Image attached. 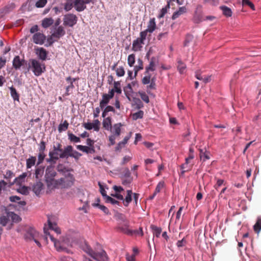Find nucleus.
<instances>
[{
    "mask_svg": "<svg viewBox=\"0 0 261 261\" xmlns=\"http://www.w3.org/2000/svg\"><path fill=\"white\" fill-rule=\"evenodd\" d=\"M44 233L47 239L48 236L51 241L54 243V246L58 252H65L70 254L72 252L67 248V246L72 247L78 242L79 234L77 232L69 230L61 240H57L51 236L47 230L44 229Z\"/></svg>",
    "mask_w": 261,
    "mask_h": 261,
    "instance_id": "1",
    "label": "nucleus"
},
{
    "mask_svg": "<svg viewBox=\"0 0 261 261\" xmlns=\"http://www.w3.org/2000/svg\"><path fill=\"white\" fill-rule=\"evenodd\" d=\"M75 179L73 175L68 173L64 177L57 179L53 189H68L71 187L74 182Z\"/></svg>",
    "mask_w": 261,
    "mask_h": 261,
    "instance_id": "2",
    "label": "nucleus"
},
{
    "mask_svg": "<svg viewBox=\"0 0 261 261\" xmlns=\"http://www.w3.org/2000/svg\"><path fill=\"white\" fill-rule=\"evenodd\" d=\"M29 68L31 69L35 76H39L45 71V66L37 59H30Z\"/></svg>",
    "mask_w": 261,
    "mask_h": 261,
    "instance_id": "3",
    "label": "nucleus"
},
{
    "mask_svg": "<svg viewBox=\"0 0 261 261\" xmlns=\"http://www.w3.org/2000/svg\"><path fill=\"white\" fill-rule=\"evenodd\" d=\"M57 175V172L55 170L54 167L49 165L47 166L45 169L44 175L45 181L48 188L53 189L55 181L57 179H55V177Z\"/></svg>",
    "mask_w": 261,
    "mask_h": 261,
    "instance_id": "4",
    "label": "nucleus"
},
{
    "mask_svg": "<svg viewBox=\"0 0 261 261\" xmlns=\"http://www.w3.org/2000/svg\"><path fill=\"white\" fill-rule=\"evenodd\" d=\"M84 250L92 258L97 261H107L108 260L106 252L103 250L100 252H95L89 246L86 244Z\"/></svg>",
    "mask_w": 261,
    "mask_h": 261,
    "instance_id": "5",
    "label": "nucleus"
},
{
    "mask_svg": "<svg viewBox=\"0 0 261 261\" xmlns=\"http://www.w3.org/2000/svg\"><path fill=\"white\" fill-rule=\"evenodd\" d=\"M62 145L61 144L57 143L54 144L53 147V150L49 152V158L46 159V161L47 163H54L60 158V154L58 153V151L62 152Z\"/></svg>",
    "mask_w": 261,
    "mask_h": 261,
    "instance_id": "6",
    "label": "nucleus"
},
{
    "mask_svg": "<svg viewBox=\"0 0 261 261\" xmlns=\"http://www.w3.org/2000/svg\"><path fill=\"white\" fill-rule=\"evenodd\" d=\"M62 152L60 153L61 159H68L69 157H72L75 159H78L82 155L81 153L77 151L73 150V147L71 145H68L62 148Z\"/></svg>",
    "mask_w": 261,
    "mask_h": 261,
    "instance_id": "7",
    "label": "nucleus"
},
{
    "mask_svg": "<svg viewBox=\"0 0 261 261\" xmlns=\"http://www.w3.org/2000/svg\"><path fill=\"white\" fill-rule=\"evenodd\" d=\"M77 17L72 13L65 14L63 17V24L65 26L73 27L77 21Z\"/></svg>",
    "mask_w": 261,
    "mask_h": 261,
    "instance_id": "8",
    "label": "nucleus"
},
{
    "mask_svg": "<svg viewBox=\"0 0 261 261\" xmlns=\"http://www.w3.org/2000/svg\"><path fill=\"white\" fill-rule=\"evenodd\" d=\"M24 237L27 241H31L36 238H39L40 234L33 227H30L26 229Z\"/></svg>",
    "mask_w": 261,
    "mask_h": 261,
    "instance_id": "9",
    "label": "nucleus"
},
{
    "mask_svg": "<svg viewBox=\"0 0 261 261\" xmlns=\"http://www.w3.org/2000/svg\"><path fill=\"white\" fill-rule=\"evenodd\" d=\"M129 222L128 221L122 223H119L117 227L118 230L128 236H132V230L129 228Z\"/></svg>",
    "mask_w": 261,
    "mask_h": 261,
    "instance_id": "10",
    "label": "nucleus"
},
{
    "mask_svg": "<svg viewBox=\"0 0 261 261\" xmlns=\"http://www.w3.org/2000/svg\"><path fill=\"white\" fill-rule=\"evenodd\" d=\"M46 40V36L43 33H36L33 34L32 41L36 44L42 45Z\"/></svg>",
    "mask_w": 261,
    "mask_h": 261,
    "instance_id": "11",
    "label": "nucleus"
},
{
    "mask_svg": "<svg viewBox=\"0 0 261 261\" xmlns=\"http://www.w3.org/2000/svg\"><path fill=\"white\" fill-rule=\"evenodd\" d=\"M76 80V78H72L71 76H68L66 78V81L69 85L66 87V91L64 94V96H68L71 94L72 90L74 88L73 83Z\"/></svg>",
    "mask_w": 261,
    "mask_h": 261,
    "instance_id": "12",
    "label": "nucleus"
},
{
    "mask_svg": "<svg viewBox=\"0 0 261 261\" xmlns=\"http://www.w3.org/2000/svg\"><path fill=\"white\" fill-rule=\"evenodd\" d=\"M86 3L85 0H74V6L75 10L78 12H82L86 8Z\"/></svg>",
    "mask_w": 261,
    "mask_h": 261,
    "instance_id": "13",
    "label": "nucleus"
},
{
    "mask_svg": "<svg viewBox=\"0 0 261 261\" xmlns=\"http://www.w3.org/2000/svg\"><path fill=\"white\" fill-rule=\"evenodd\" d=\"M44 188L43 184L40 181H36L32 187V191L37 195H39Z\"/></svg>",
    "mask_w": 261,
    "mask_h": 261,
    "instance_id": "14",
    "label": "nucleus"
},
{
    "mask_svg": "<svg viewBox=\"0 0 261 261\" xmlns=\"http://www.w3.org/2000/svg\"><path fill=\"white\" fill-rule=\"evenodd\" d=\"M65 34V31L62 26H59L54 28L51 36L58 39L63 37Z\"/></svg>",
    "mask_w": 261,
    "mask_h": 261,
    "instance_id": "15",
    "label": "nucleus"
},
{
    "mask_svg": "<svg viewBox=\"0 0 261 261\" xmlns=\"http://www.w3.org/2000/svg\"><path fill=\"white\" fill-rule=\"evenodd\" d=\"M25 63L26 61L23 59L21 60L18 56L15 57L13 60V66L16 70H19Z\"/></svg>",
    "mask_w": 261,
    "mask_h": 261,
    "instance_id": "16",
    "label": "nucleus"
},
{
    "mask_svg": "<svg viewBox=\"0 0 261 261\" xmlns=\"http://www.w3.org/2000/svg\"><path fill=\"white\" fill-rule=\"evenodd\" d=\"M45 167L43 166H37L35 170V177L37 179L40 180L44 173Z\"/></svg>",
    "mask_w": 261,
    "mask_h": 261,
    "instance_id": "17",
    "label": "nucleus"
},
{
    "mask_svg": "<svg viewBox=\"0 0 261 261\" xmlns=\"http://www.w3.org/2000/svg\"><path fill=\"white\" fill-rule=\"evenodd\" d=\"M36 54L40 60L45 61L46 59L47 53L44 48L37 47L36 49Z\"/></svg>",
    "mask_w": 261,
    "mask_h": 261,
    "instance_id": "18",
    "label": "nucleus"
},
{
    "mask_svg": "<svg viewBox=\"0 0 261 261\" xmlns=\"http://www.w3.org/2000/svg\"><path fill=\"white\" fill-rule=\"evenodd\" d=\"M122 126V124L121 123L114 124L110 131L112 133V135L118 137L121 134V127Z\"/></svg>",
    "mask_w": 261,
    "mask_h": 261,
    "instance_id": "19",
    "label": "nucleus"
},
{
    "mask_svg": "<svg viewBox=\"0 0 261 261\" xmlns=\"http://www.w3.org/2000/svg\"><path fill=\"white\" fill-rule=\"evenodd\" d=\"M144 44V42L143 41L137 38L133 42L132 49L135 51L140 50L142 48V44Z\"/></svg>",
    "mask_w": 261,
    "mask_h": 261,
    "instance_id": "20",
    "label": "nucleus"
},
{
    "mask_svg": "<svg viewBox=\"0 0 261 261\" xmlns=\"http://www.w3.org/2000/svg\"><path fill=\"white\" fill-rule=\"evenodd\" d=\"M156 61L155 57H153L151 58L149 62V64L148 66L145 68V73L148 74L149 72L153 71L155 70V63Z\"/></svg>",
    "mask_w": 261,
    "mask_h": 261,
    "instance_id": "21",
    "label": "nucleus"
},
{
    "mask_svg": "<svg viewBox=\"0 0 261 261\" xmlns=\"http://www.w3.org/2000/svg\"><path fill=\"white\" fill-rule=\"evenodd\" d=\"M102 125L103 128L107 130H111L112 126V118L110 117L104 118L102 121Z\"/></svg>",
    "mask_w": 261,
    "mask_h": 261,
    "instance_id": "22",
    "label": "nucleus"
},
{
    "mask_svg": "<svg viewBox=\"0 0 261 261\" xmlns=\"http://www.w3.org/2000/svg\"><path fill=\"white\" fill-rule=\"evenodd\" d=\"M111 98L109 97L106 94H103L102 95V99L100 100L99 102V107L101 110L109 103Z\"/></svg>",
    "mask_w": 261,
    "mask_h": 261,
    "instance_id": "23",
    "label": "nucleus"
},
{
    "mask_svg": "<svg viewBox=\"0 0 261 261\" xmlns=\"http://www.w3.org/2000/svg\"><path fill=\"white\" fill-rule=\"evenodd\" d=\"M6 214L7 216L11 219L13 222H19L21 220V218L14 212L6 211Z\"/></svg>",
    "mask_w": 261,
    "mask_h": 261,
    "instance_id": "24",
    "label": "nucleus"
},
{
    "mask_svg": "<svg viewBox=\"0 0 261 261\" xmlns=\"http://www.w3.org/2000/svg\"><path fill=\"white\" fill-rule=\"evenodd\" d=\"M127 195L125 198V199L123 198V203L125 206H127L129 203L132 200V195L133 192L132 190H128L126 191Z\"/></svg>",
    "mask_w": 261,
    "mask_h": 261,
    "instance_id": "25",
    "label": "nucleus"
},
{
    "mask_svg": "<svg viewBox=\"0 0 261 261\" xmlns=\"http://www.w3.org/2000/svg\"><path fill=\"white\" fill-rule=\"evenodd\" d=\"M156 28V23L154 18H151L149 20L147 28L145 30L150 33H153Z\"/></svg>",
    "mask_w": 261,
    "mask_h": 261,
    "instance_id": "26",
    "label": "nucleus"
},
{
    "mask_svg": "<svg viewBox=\"0 0 261 261\" xmlns=\"http://www.w3.org/2000/svg\"><path fill=\"white\" fill-rule=\"evenodd\" d=\"M10 95L14 101H19V94L17 93L16 89L13 87L11 86L9 88Z\"/></svg>",
    "mask_w": 261,
    "mask_h": 261,
    "instance_id": "27",
    "label": "nucleus"
},
{
    "mask_svg": "<svg viewBox=\"0 0 261 261\" xmlns=\"http://www.w3.org/2000/svg\"><path fill=\"white\" fill-rule=\"evenodd\" d=\"M187 11V9L185 7H179L178 10L174 12L172 15V19H175L177 17H178L181 14L186 13Z\"/></svg>",
    "mask_w": 261,
    "mask_h": 261,
    "instance_id": "28",
    "label": "nucleus"
},
{
    "mask_svg": "<svg viewBox=\"0 0 261 261\" xmlns=\"http://www.w3.org/2000/svg\"><path fill=\"white\" fill-rule=\"evenodd\" d=\"M36 162V158L31 156L26 160V166L27 169L31 168L35 165Z\"/></svg>",
    "mask_w": 261,
    "mask_h": 261,
    "instance_id": "29",
    "label": "nucleus"
},
{
    "mask_svg": "<svg viewBox=\"0 0 261 261\" xmlns=\"http://www.w3.org/2000/svg\"><path fill=\"white\" fill-rule=\"evenodd\" d=\"M220 10L222 11L224 15L226 17H230L232 15V11L231 9L226 6H222L220 7Z\"/></svg>",
    "mask_w": 261,
    "mask_h": 261,
    "instance_id": "30",
    "label": "nucleus"
},
{
    "mask_svg": "<svg viewBox=\"0 0 261 261\" xmlns=\"http://www.w3.org/2000/svg\"><path fill=\"white\" fill-rule=\"evenodd\" d=\"M28 174H29V176L31 175V172H29L28 173L24 172L21 175H20L18 177L15 178L13 182L11 183V185H13L14 184H16L17 182H19V180H23L27 176H28Z\"/></svg>",
    "mask_w": 261,
    "mask_h": 261,
    "instance_id": "31",
    "label": "nucleus"
},
{
    "mask_svg": "<svg viewBox=\"0 0 261 261\" xmlns=\"http://www.w3.org/2000/svg\"><path fill=\"white\" fill-rule=\"evenodd\" d=\"M138 65L134 67L135 76H136L139 70L143 69V61L141 59L137 60Z\"/></svg>",
    "mask_w": 261,
    "mask_h": 261,
    "instance_id": "32",
    "label": "nucleus"
},
{
    "mask_svg": "<svg viewBox=\"0 0 261 261\" xmlns=\"http://www.w3.org/2000/svg\"><path fill=\"white\" fill-rule=\"evenodd\" d=\"M54 23L52 18H45L42 21V25L44 28H47Z\"/></svg>",
    "mask_w": 261,
    "mask_h": 261,
    "instance_id": "33",
    "label": "nucleus"
},
{
    "mask_svg": "<svg viewBox=\"0 0 261 261\" xmlns=\"http://www.w3.org/2000/svg\"><path fill=\"white\" fill-rule=\"evenodd\" d=\"M102 110V117L103 118H105L109 112H113L114 113L115 112V109L111 106H106Z\"/></svg>",
    "mask_w": 261,
    "mask_h": 261,
    "instance_id": "34",
    "label": "nucleus"
},
{
    "mask_svg": "<svg viewBox=\"0 0 261 261\" xmlns=\"http://www.w3.org/2000/svg\"><path fill=\"white\" fill-rule=\"evenodd\" d=\"M15 175L14 173L10 171V170H7L6 172V173L4 175V178L6 179V180L8 182V183L11 185V179L14 177Z\"/></svg>",
    "mask_w": 261,
    "mask_h": 261,
    "instance_id": "35",
    "label": "nucleus"
},
{
    "mask_svg": "<svg viewBox=\"0 0 261 261\" xmlns=\"http://www.w3.org/2000/svg\"><path fill=\"white\" fill-rule=\"evenodd\" d=\"M253 229L257 233H259L261 230V217L257 218L256 223L253 226Z\"/></svg>",
    "mask_w": 261,
    "mask_h": 261,
    "instance_id": "36",
    "label": "nucleus"
},
{
    "mask_svg": "<svg viewBox=\"0 0 261 261\" xmlns=\"http://www.w3.org/2000/svg\"><path fill=\"white\" fill-rule=\"evenodd\" d=\"M68 136L69 140L72 142L80 143L81 142L80 138L72 133H68Z\"/></svg>",
    "mask_w": 261,
    "mask_h": 261,
    "instance_id": "37",
    "label": "nucleus"
},
{
    "mask_svg": "<svg viewBox=\"0 0 261 261\" xmlns=\"http://www.w3.org/2000/svg\"><path fill=\"white\" fill-rule=\"evenodd\" d=\"M124 92L126 96L128 97L130 94L133 93L132 84H128L127 86L124 88Z\"/></svg>",
    "mask_w": 261,
    "mask_h": 261,
    "instance_id": "38",
    "label": "nucleus"
},
{
    "mask_svg": "<svg viewBox=\"0 0 261 261\" xmlns=\"http://www.w3.org/2000/svg\"><path fill=\"white\" fill-rule=\"evenodd\" d=\"M92 205L94 206V207H98L99 209H100L105 214L108 215L109 214V210H108V208L103 205H100L99 204V203H93L92 204Z\"/></svg>",
    "mask_w": 261,
    "mask_h": 261,
    "instance_id": "39",
    "label": "nucleus"
},
{
    "mask_svg": "<svg viewBox=\"0 0 261 261\" xmlns=\"http://www.w3.org/2000/svg\"><path fill=\"white\" fill-rule=\"evenodd\" d=\"M68 123L66 120H65L63 123L60 124L58 126V131L61 133L63 131H65L68 127Z\"/></svg>",
    "mask_w": 261,
    "mask_h": 261,
    "instance_id": "40",
    "label": "nucleus"
},
{
    "mask_svg": "<svg viewBox=\"0 0 261 261\" xmlns=\"http://www.w3.org/2000/svg\"><path fill=\"white\" fill-rule=\"evenodd\" d=\"M177 68L180 73H183L186 68V65L180 60L178 61Z\"/></svg>",
    "mask_w": 261,
    "mask_h": 261,
    "instance_id": "41",
    "label": "nucleus"
},
{
    "mask_svg": "<svg viewBox=\"0 0 261 261\" xmlns=\"http://www.w3.org/2000/svg\"><path fill=\"white\" fill-rule=\"evenodd\" d=\"M144 112L143 111L140 110L136 113H135L132 115L133 119L136 120L138 119L142 118L143 117Z\"/></svg>",
    "mask_w": 261,
    "mask_h": 261,
    "instance_id": "42",
    "label": "nucleus"
},
{
    "mask_svg": "<svg viewBox=\"0 0 261 261\" xmlns=\"http://www.w3.org/2000/svg\"><path fill=\"white\" fill-rule=\"evenodd\" d=\"M170 8V4H167V5L164 8H163L161 11L160 13L159 14L158 17L159 18L163 17L167 13V10Z\"/></svg>",
    "mask_w": 261,
    "mask_h": 261,
    "instance_id": "43",
    "label": "nucleus"
},
{
    "mask_svg": "<svg viewBox=\"0 0 261 261\" xmlns=\"http://www.w3.org/2000/svg\"><path fill=\"white\" fill-rule=\"evenodd\" d=\"M139 94L140 95L141 99L146 103H148L149 102V98L148 96L143 91H139Z\"/></svg>",
    "mask_w": 261,
    "mask_h": 261,
    "instance_id": "44",
    "label": "nucleus"
},
{
    "mask_svg": "<svg viewBox=\"0 0 261 261\" xmlns=\"http://www.w3.org/2000/svg\"><path fill=\"white\" fill-rule=\"evenodd\" d=\"M135 62V55L134 54H130L128 56L127 59V63L129 66H133Z\"/></svg>",
    "mask_w": 261,
    "mask_h": 261,
    "instance_id": "45",
    "label": "nucleus"
},
{
    "mask_svg": "<svg viewBox=\"0 0 261 261\" xmlns=\"http://www.w3.org/2000/svg\"><path fill=\"white\" fill-rule=\"evenodd\" d=\"M48 225L50 229L54 230L57 233L60 234V229L57 226L56 224H53L50 221H48Z\"/></svg>",
    "mask_w": 261,
    "mask_h": 261,
    "instance_id": "46",
    "label": "nucleus"
},
{
    "mask_svg": "<svg viewBox=\"0 0 261 261\" xmlns=\"http://www.w3.org/2000/svg\"><path fill=\"white\" fill-rule=\"evenodd\" d=\"M193 36L192 35L188 34L186 36L184 41V46H188L189 45L190 43H191L193 40Z\"/></svg>",
    "mask_w": 261,
    "mask_h": 261,
    "instance_id": "47",
    "label": "nucleus"
},
{
    "mask_svg": "<svg viewBox=\"0 0 261 261\" xmlns=\"http://www.w3.org/2000/svg\"><path fill=\"white\" fill-rule=\"evenodd\" d=\"M106 202L107 203H111L113 205H117L118 206H120V202L115 200V199L112 198L110 196L107 197V199L106 200Z\"/></svg>",
    "mask_w": 261,
    "mask_h": 261,
    "instance_id": "48",
    "label": "nucleus"
},
{
    "mask_svg": "<svg viewBox=\"0 0 261 261\" xmlns=\"http://www.w3.org/2000/svg\"><path fill=\"white\" fill-rule=\"evenodd\" d=\"M9 217L7 216H2L0 217V224L5 226L7 225L9 221Z\"/></svg>",
    "mask_w": 261,
    "mask_h": 261,
    "instance_id": "49",
    "label": "nucleus"
},
{
    "mask_svg": "<svg viewBox=\"0 0 261 261\" xmlns=\"http://www.w3.org/2000/svg\"><path fill=\"white\" fill-rule=\"evenodd\" d=\"M116 75L119 77L123 76L125 74L124 68L122 66L119 67L116 69Z\"/></svg>",
    "mask_w": 261,
    "mask_h": 261,
    "instance_id": "50",
    "label": "nucleus"
},
{
    "mask_svg": "<svg viewBox=\"0 0 261 261\" xmlns=\"http://www.w3.org/2000/svg\"><path fill=\"white\" fill-rule=\"evenodd\" d=\"M45 157V155L44 152H39L38 155V161L37 162V166L41 164L43 160H44V158Z\"/></svg>",
    "mask_w": 261,
    "mask_h": 261,
    "instance_id": "51",
    "label": "nucleus"
},
{
    "mask_svg": "<svg viewBox=\"0 0 261 261\" xmlns=\"http://www.w3.org/2000/svg\"><path fill=\"white\" fill-rule=\"evenodd\" d=\"M47 3V0H38L35 4L37 8H43Z\"/></svg>",
    "mask_w": 261,
    "mask_h": 261,
    "instance_id": "52",
    "label": "nucleus"
},
{
    "mask_svg": "<svg viewBox=\"0 0 261 261\" xmlns=\"http://www.w3.org/2000/svg\"><path fill=\"white\" fill-rule=\"evenodd\" d=\"M76 148L84 152L89 153V147L86 146H83L81 145H78L76 146Z\"/></svg>",
    "mask_w": 261,
    "mask_h": 261,
    "instance_id": "53",
    "label": "nucleus"
},
{
    "mask_svg": "<svg viewBox=\"0 0 261 261\" xmlns=\"http://www.w3.org/2000/svg\"><path fill=\"white\" fill-rule=\"evenodd\" d=\"M152 228L154 231V235L158 238L159 237L162 232V229L155 226H153Z\"/></svg>",
    "mask_w": 261,
    "mask_h": 261,
    "instance_id": "54",
    "label": "nucleus"
},
{
    "mask_svg": "<svg viewBox=\"0 0 261 261\" xmlns=\"http://www.w3.org/2000/svg\"><path fill=\"white\" fill-rule=\"evenodd\" d=\"M98 186L100 188V192L101 194L102 195V197L106 200L107 199V197L109 196L107 195V192L103 187H102V185L100 184V182H98Z\"/></svg>",
    "mask_w": 261,
    "mask_h": 261,
    "instance_id": "55",
    "label": "nucleus"
},
{
    "mask_svg": "<svg viewBox=\"0 0 261 261\" xmlns=\"http://www.w3.org/2000/svg\"><path fill=\"white\" fill-rule=\"evenodd\" d=\"M122 177L125 178H133L131 176V173L128 168H126L124 169L122 174Z\"/></svg>",
    "mask_w": 261,
    "mask_h": 261,
    "instance_id": "56",
    "label": "nucleus"
},
{
    "mask_svg": "<svg viewBox=\"0 0 261 261\" xmlns=\"http://www.w3.org/2000/svg\"><path fill=\"white\" fill-rule=\"evenodd\" d=\"M92 125H93V129L94 130L98 132L99 130V125L100 122L98 119H95L93 120V123H92Z\"/></svg>",
    "mask_w": 261,
    "mask_h": 261,
    "instance_id": "57",
    "label": "nucleus"
},
{
    "mask_svg": "<svg viewBox=\"0 0 261 261\" xmlns=\"http://www.w3.org/2000/svg\"><path fill=\"white\" fill-rule=\"evenodd\" d=\"M187 244V241L185 238L181 240H179L176 243V246L178 248H180L185 246Z\"/></svg>",
    "mask_w": 261,
    "mask_h": 261,
    "instance_id": "58",
    "label": "nucleus"
},
{
    "mask_svg": "<svg viewBox=\"0 0 261 261\" xmlns=\"http://www.w3.org/2000/svg\"><path fill=\"white\" fill-rule=\"evenodd\" d=\"M18 191L19 193H21V194L25 195H28L29 194V189L27 187H25V186H23V187L20 188L18 190Z\"/></svg>",
    "mask_w": 261,
    "mask_h": 261,
    "instance_id": "59",
    "label": "nucleus"
},
{
    "mask_svg": "<svg viewBox=\"0 0 261 261\" xmlns=\"http://www.w3.org/2000/svg\"><path fill=\"white\" fill-rule=\"evenodd\" d=\"M164 182L163 181H160L158 184V185L155 188L154 192L155 193L158 194V193H159L161 191V189L164 187Z\"/></svg>",
    "mask_w": 261,
    "mask_h": 261,
    "instance_id": "60",
    "label": "nucleus"
},
{
    "mask_svg": "<svg viewBox=\"0 0 261 261\" xmlns=\"http://www.w3.org/2000/svg\"><path fill=\"white\" fill-rule=\"evenodd\" d=\"M148 33V32L146 30L141 32L140 33V37L138 38L144 42L146 39Z\"/></svg>",
    "mask_w": 261,
    "mask_h": 261,
    "instance_id": "61",
    "label": "nucleus"
},
{
    "mask_svg": "<svg viewBox=\"0 0 261 261\" xmlns=\"http://www.w3.org/2000/svg\"><path fill=\"white\" fill-rule=\"evenodd\" d=\"M147 74L148 75L145 76L142 80V82L144 85L148 84L150 82V75Z\"/></svg>",
    "mask_w": 261,
    "mask_h": 261,
    "instance_id": "62",
    "label": "nucleus"
},
{
    "mask_svg": "<svg viewBox=\"0 0 261 261\" xmlns=\"http://www.w3.org/2000/svg\"><path fill=\"white\" fill-rule=\"evenodd\" d=\"M116 137V136L112 134L109 137V141L110 142V144H109V146H112L115 144Z\"/></svg>",
    "mask_w": 261,
    "mask_h": 261,
    "instance_id": "63",
    "label": "nucleus"
},
{
    "mask_svg": "<svg viewBox=\"0 0 261 261\" xmlns=\"http://www.w3.org/2000/svg\"><path fill=\"white\" fill-rule=\"evenodd\" d=\"M60 261H75L72 258H71L69 256H61L60 257Z\"/></svg>",
    "mask_w": 261,
    "mask_h": 261,
    "instance_id": "64",
    "label": "nucleus"
}]
</instances>
